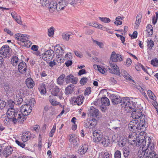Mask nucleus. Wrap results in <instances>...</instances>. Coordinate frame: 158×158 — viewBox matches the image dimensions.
<instances>
[{
  "mask_svg": "<svg viewBox=\"0 0 158 158\" xmlns=\"http://www.w3.org/2000/svg\"><path fill=\"white\" fill-rule=\"evenodd\" d=\"M119 105L122 110L125 111L127 112H130L135 110L138 107L136 103L131 100L128 97H119Z\"/></svg>",
  "mask_w": 158,
  "mask_h": 158,
  "instance_id": "f257e3e1",
  "label": "nucleus"
},
{
  "mask_svg": "<svg viewBox=\"0 0 158 158\" xmlns=\"http://www.w3.org/2000/svg\"><path fill=\"white\" fill-rule=\"evenodd\" d=\"M147 147L141 148L138 152V156L139 158L144 157L145 158H158V154L153 151L154 146L150 144H147Z\"/></svg>",
  "mask_w": 158,
  "mask_h": 158,
  "instance_id": "f03ea898",
  "label": "nucleus"
},
{
  "mask_svg": "<svg viewBox=\"0 0 158 158\" xmlns=\"http://www.w3.org/2000/svg\"><path fill=\"white\" fill-rule=\"evenodd\" d=\"M6 115L9 118L11 119V121L14 124L17 122L20 123L23 122V117L20 115V112H18L17 110H15L13 107H10L8 109Z\"/></svg>",
  "mask_w": 158,
  "mask_h": 158,
  "instance_id": "7ed1b4c3",
  "label": "nucleus"
},
{
  "mask_svg": "<svg viewBox=\"0 0 158 158\" xmlns=\"http://www.w3.org/2000/svg\"><path fill=\"white\" fill-rule=\"evenodd\" d=\"M144 124V122L141 123L140 119H133L128 124V128L130 130L132 129L135 130L139 127L141 128V127L143 126Z\"/></svg>",
  "mask_w": 158,
  "mask_h": 158,
  "instance_id": "20e7f679",
  "label": "nucleus"
},
{
  "mask_svg": "<svg viewBox=\"0 0 158 158\" xmlns=\"http://www.w3.org/2000/svg\"><path fill=\"white\" fill-rule=\"evenodd\" d=\"M131 112L132 117L133 119H140L141 123H144L145 121V116L144 114H142L141 109L136 108L135 110H133Z\"/></svg>",
  "mask_w": 158,
  "mask_h": 158,
  "instance_id": "39448f33",
  "label": "nucleus"
},
{
  "mask_svg": "<svg viewBox=\"0 0 158 158\" xmlns=\"http://www.w3.org/2000/svg\"><path fill=\"white\" fill-rule=\"evenodd\" d=\"M20 111V115L21 117L23 116V122L26 119V116L28 115L31 112L32 108L29 104H25L21 106Z\"/></svg>",
  "mask_w": 158,
  "mask_h": 158,
  "instance_id": "423d86ee",
  "label": "nucleus"
},
{
  "mask_svg": "<svg viewBox=\"0 0 158 158\" xmlns=\"http://www.w3.org/2000/svg\"><path fill=\"white\" fill-rule=\"evenodd\" d=\"M54 56V51L50 49L47 50L43 53L42 58L44 60L48 61L53 58Z\"/></svg>",
  "mask_w": 158,
  "mask_h": 158,
  "instance_id": "0eeeda50",
  "label": "nucleus"
},
{
  "mask_svg": "<svg viewBox=\"0 0 158 158\" xmlns=\"http://www.w3.org/2000/svg\"><path fill=\"white\" fill-rule=\"evenodd\" d=\"M93 141L96 143L99 142L102 137V134L99 130H96L93 131Z\"/></svg>",
  "mask_w": 158,
  "mask_h": 158,
  "instance_id": "6e6552de",
  "label": "nucleus"
},
{
  "mask_svg": "<svg viewBox=\"0 0 158 158\" xmlns=\"http://www.w3.org/2000/svg\"><path fill=\"white\" fill-rule=\"evenodd\" d=\"M52 95L55 96H58L60 99L63 98L62 95L63 94L60 88H59L57 86H55L52 89L51 91Z\"/></svg>",
  "mask_w": 158,
  "mask_h": 158,
  "instance_id": "1a4fd4ad",
  "label": "nucleus"
},
{
  "mask_svg": "<svg viewBox=\"0 0 158 158\" xmlns=\"http://www.w3.org/2000/svg\"><path fill=\"white\" fill-rule=\"evenodd\" d=\"M10 48L9 46L7 45H3L0 50V54L4 58L9 57L10 56Z\"/></svg>",
  "mask_w": 158,
  "mask_h": 158,
  "instance_id": "9d476101",
  "label": "nucleus"
},
{
  "mask_svg": "<svg viewBox=\"0 0 158 158\" xmlns=\"http://www.w3.org/2000/svg\"><path fill=\"white\" fill-rule=\"evenodd\" d=\"M127 137L124 135H120L119 137V149H121V148L127 146Z\"/></svg>",
  "mask_w": 158,
  "mask_h": 158,
  "instance_id": "9b49d317",
  "label": "nucleus"
},
{
  "mask_svg": "<svg viewBox=\"0 0 158 158\" xmlns=\"http://www.w3.org/2000/svg\"><path fill=\"white\" fill-rule=\"evenodd\" d=\"M15 37L17 40L19 41L22 43L27 42L28 38L26 35L20 33H17L15 35Z\"/></svg>",
  "mask_w": 158,
  "mask_h": 158,
  "instance_id": "f8f14e48",
  "label": "nucleus"
},
{
  "mask_svg": "<svg viewBox=\"0 0 158 158\" xmlns=\"http://www.w3.org/2000/svg\"><path fill=\"white\" fill-rule=\"evenodd\" d=\"M136 134V133H133L129 135L128 141L130 144L133 145L135 143L137 138V136Z\"/></svg>",
  "mask_w": 158,
  "mask_h": 158,
  "instance_id": "ddd939ff",
  "label": "nucleus"
},
{
  "mask_svg": "<svg viewBox=\"0 0 158 158\" xmlns=\"http://www.w3.org/2000/svg\"><path fill=\"white\" fill-rule=\"evenodd\" d=\"M77 78L74 77L71 74L69 75L65 78V81L67 83L71 82L75 84L77 83Z\"/></svg>",
  "mask_w": 158,
  "mask_h": 158,
  "instance_id": "4468645a",
  "label": "nucleus"
},
{
  "mask_svg": "<svg viewBox=\"0 0 158 158\" xmlns=\"http://www.w3.org/2000/svg\"><path fill=\"white\" fill-rule=\"evenodd\" d=\"M57 10L58 11L63 10L67 6V3L65 0H62L57 3Z\"/></svg>",
  "mask_w": 158,
  "mask_h": 158,
  "instance_id": "2eb2a0df",
  "label": "nucleus"
},
{
  "mask_svg": "<svg viewBox=\"0 0 158 158\" xmlns=\"http://www.w3.org/2000/svg\"><path fill=\"white\" fill-rule=\"evenodd\" d=\"M26 68V64L23 62H20L18 66V70L21 73H24L26 72L27 70Z\"/></svg>",
  "mask_w": 158,
  "mask_h": 158,
  "instance_id": "dca6fc26",
  "label": "nucleus"
},
{
  "mask_svg": "<svg viewBox=\"0 0 158 158\" xmlns=\"http://www.w3.org/2000/svg\"><path fill=\"white\" fill-rule=\"evenodd\" d=\"M110 67L112 69L110 68H108L109 72L112 73L118 74V66L114 64H110Z\"/></svg>",
  "mask_w": 158,
  "mask_h": 158,
  "instance_id": "f3484780",
  "label": "nucleus"
},
{
  "mask_svg": "<svg viewBox=\"0 0 158 158\" xmlns=\"http://www.w3.org/2000/svg\"><path fill=\"white\" fill-rule=\"evenodd\" d=\"M89 114L91 116L96 117L98 115V110L92 106L90 109Z\"/></svg>",
  "mask_w": 158,
  "mask_h": 158,
  "instance_id": "a211bd4d",
  "label": "nucleus"
},
{
  "mask_svg": "<svg viewBox=\"0 0 158 158\" xmlns=\"http://www.w3.org/2000/svg\"><path fill=\"white\" fill-rule=\"evenodd\" d=\"M100 141L102 144L105 147H107L110 143V140L107 136L102 137Z\"/></svg>",
  "mask_w": 158,
  "mask_h": 158,
  "instance_id": "6ab92c4d",
  "label": "nucleus"
},
{
  "mask_svg": "<svg viewBox=\"0 0 158 158\" xmlns=\"http://www.w3.org/2000/svg\"><path fill=\"white\" fill-rule=\"evenodd\" d=\"M12 151L13 149L10 146H7L4 150L3 154L6 157H7L12 154Z\"/></svg>",
  "mask_w": 158,
  "mask_h": 158,
  "instance_id": "aec40b11",
  "label": "nucleus"
},
{
  "mask_svg": "<svg viewBox=\"0 0 158 158\" xmlns=\"http://www.w3.org/2000/svg\"><path fill=\"white\" fill-rule=\"evenodd\" d=\"M26 85L29 88L31 89L35 85V83L31 78H27L26 81Z\"/></svg>",
  "mask_w": 158,
  "mask_h": 158,
  "instance_id": "412c9836",
  "label": "nucleus"
},
{
  "mask_svg": "<svg viewBox=\"0 0 158 158\" xmlns=\"http://www.w3.org/2000/svg\"><path fill=\"white\" fill-rule=\"evenodd\" d=\"M79 139L77 138H75L73 139H70L71 146L75 148L77 147L78 145Z\"/></svg>",
  "mask_w": 158,
  "mask_h": 158,
  "instance_id": "4be33fe9",
  "label": "nucleus"
},
{
  "mask_svg": "<svg viewBox=\"0 0 158 158\" xmlns=\"http://www.w3.org/2000/svg\"><path fill=\"white\" fill-rule=\"evenodd\" d=\"M74 85L73 84H70L65 89V94H71L73 92Z\"/></svg>",
  "mask_w": 158,
  "mask_h": 158,
  "instance_id": "5701e85b",
  "label": "nucleus"
},
{
  "mask_svg": "<svg viewBox=\"0 0 158 158\" xmlns=\"http://www.w3.org/2000/svg\"><path fill=\"white\" fill-rule=\"evenodd\" d=\"M57 2L55 1L51 2L49 6V10L50 11H54L56 10H57Z\"/></svg>",
  "mask_w": 158,
  "mask_h": 158,
  "instance_id": "b1692460",
  "label": "nucleus"
},
{
  "mask_svg": "<svg viewBox=\"0 0 158 158\" xmlns=\"http://www.w3.org/2000/svg\"><path fill=\"white\" fill-rule=\"evenodd\" d=\"M146 141L142 139L137 141L136 143V145L138 146H140L139 149V150L141 148L147 147V146H146Z\"/></svg>",
  "mask_w": 158,
  "mask_h": 158,
  "instance_id": "393cba45",
  "label": "nucleus"
},
{
  "mask_svg": "<svg viewBox=\"0 0 158 158\" xmlns=\"http://www.w3.org/2000/svg\"><path fill=\"white\" fill-rule=\"evenodd\" d=\"M88 148V145L87 144H84L78 149V152L81 154H84L86 152Z\"/></svg>",
  "mask_w": 158,
  "mask_h": 158,
  "instance_id": "a878e982",
  "label": "nucleus"
},
{
  "mask_svg": "<svg viewBox=\"0 0 158 158\" xmlns=\"http://www.w3.org/2000/svg\"><path fill=\"white\" fill-rule=\"evenodd\" d=\"M122 75L128 81L132 80V78L130 75L124 69L121 70Z\"/></svg>",
  "mask_w": 158,
  "mask_h": 158,
  "instance_id": "bb28decb",
  "label": "nucleus"
},
{
  "mask_svg": "<svg viewBox=\"0 0 158 158\" xmlns=\"http://www.w3.org/2000/svg\"><path fill=\"white\" fill-rule=\"evenodd\" d=\"M102 105L105 106H109L110 105V102L109 99L106 97L102 98L101 100Z\"/></svg>",
  "mask_w": 158,
  "mask_h": 158,
  "instance_id": "cd10ccee",
  "label": "nucleus"
},
{
  "mask_svg": "<svg viewBox=\"0 0 158 158\" xmlns=\"http://www.w3.org/2000/svg\"><path fill=\"white\" fill-rule=\"evenodd\" d=\"M84 98V96L79 95L76 98L75 102H76L78 105H81L82 104Z\"/></svg>",
  "mask_w": 158,
  "mask_h": 158,
  "instance_id": "c85d7f7f",
  "label": "nucleus"
},
{
  "mask_svg": "<svg viewBox=\"0 0 158 158\" xmlns=\"http://www.w3.org/2000/svg\"><path fill=\"white\" fill-rule=\"evenodd\" d=\"M65 77L64 74H62L58 77L56 80V82L58 85L60 86L63 85Z\"/></svg>",
  "mask_w": 158,
  "mask_h": 158,
  "instance_id": "c756f323",
  "label": "nucleus"
},
{
  "mask_svg": "<svg viewBox=\"0 0 158 158\" xmlns=\"http://www.w3.org/2000/svg\"><path fill=\"white\" fill-rule=\"evenodd\" d=\"M142 17V15L140 13L137 15L136 16V19L135 23L136 25L135 26V28H137L139 27L140 23L141 22V19Z\"/></svg>",
  "mask_w": 158,
  "mask_h": 158,
  "instance_id": "7c9ffc66",
  "label": "nucleus"
},
{
  "mask_svg": "<svg viewBox=\"0 0 158 158\" xmlns=\"http://www.w3.org/2000/svg\"><path fill=\"white\" fill-rule=\"evenodd\" d=\"M123 151V155L125 157H127L128 155L129 154V147L128 146H127L126 147H124L122 148H121Z\"/></svg>",
  "mask_w": 158,
  "mask_h": 158,
  "instance_id": "2f4dec72",
  "label": "nucleus"
},
{
  "mask_svg": "<svg viewBox=\"0 0 158 158\" xmlns=\"http://www.w3.org/2000/svg\"><path fill=\"white\" fill-rule=\"evenodd\" d=\"M29 132H26L23 133L21 139L23 142H26L29 139Z\"/></svg>",
  "mask_w": 158,
  "mask_h": 158,
  "instance_id": "473e14b6",
  "label": "nucleus"
},
{
  "mask_svg": "<svg viewBox=\"0 0 158 158\" xmlns=\"http://www.w3.org/2000/svg\"><path fill=\"white\" fill-rule=\"evenodd\" d=\"M90 122L89 129H93L95 127L97 124V121L95 118H90Z\"/></svg>",
  "mask_w": 158,
  "mask_h": 158,
  "instance_id": "72a5a7b5",
  "label": "nucleus"
},
{
  "mask_svg": "<svg viewBox=\"0 0 158 158\" xmlns=\"http://www.w3.org/2000/svg\"><path fill=\"white\" fill-rule=\"evenodd\" d=\"M118 56L115 53V52H113L111 55L110 60L114 62H116L118 61Z\"/></svg>",
  "mask_w": 158,
  "mask_h": 158,
  "instance_id": "f704fd0d",
  "label": "nucleus"
},
{
  "mask_svg": "<svg viewBox=\"0 0 158 158\" xmlns=\"http://www.w3.org/2000/svg\"><path fill=\"white\" fill-rule=\"evenodd\" d=\"M146 31L148 33L149 36H151L153 33V28L150 25H148L146 27Z\"/></svg>",
  "mask_w": 158,
  "mask_h": 158,
  "instance_id": "c9c22d12",
  "label": "nucleus"
},
{
  "mask_svg": "<svg viewBox=\"0 0 158 158\" xmlns=\"http://www.w3.org/2000/svg\"><path fill=\"white\" fill-rule=\"evenodd\" d=\"M71 35V33H63L62 35V37L64 40L68 41L69 40Z\"/></svg>",
  "mask_w": 158,
  "mask_h": 158,
  "instance_id": "e433bc0d",
  "label": "nucleus"
},
{
  "mask_svg": "<svg viewBox=\"0 0 158 158\" xmlns=\"http://www.w3.org/2000/svg\"><path fill=\"white\" fill-rule=\"evenodd\" d=\"M19 59L16 56H13L11 58V64L13 66L16 65L18 62Z\"/></svg>",
  "mask_w": 158,
  "mask_h": 158,
  "instance_id": "4c0bfd02",
  "label": "nucleus"
},
{
  "mask_svg": "<svg viewBox=\"0 0 158 158\" xmlns=\"http://www.w3.org/2000/svg\"><path fill=\"white\" fill-rule=\"evenodd\" d=\"M147 94L149 97L152 100H156V97L154 94L150 90H148L147 91Z\"/></svg>",
  "mask_w": 158,
  "mask_h": 158,
  "instance_id": "58836bf2",
  "label": "nucleus"
},
{
  "mask_svg": "<svg viewBox=\"0 0 158 158\" xmlns=\"http://www.w3.org/2000/svg\"><path fill=\"white\" fill-rule=\"evenodd\" d=\"M4 88L6 92L9 93L11 91V86L8 83H6L4 85Z\"/></svg>",
  "mask_w": 158,
  "mask_h": 158,
  "instance_id": "ea45409f",
  "label": "nucleus"
},
{
  "mask_svg": "<svg viewBox=\"0 0 158 158\" xmlns=\"http://www.w3.org/2000/svg\"><path fill=\"white\" fill-rule=\"evenodd\" d=\"M54 28L52 27L50 28L48 30V36L50 37H52L54 35Z\"/></svg>",
  "mask_w": 158,
  "mask_h": 158,
  "instance_id": "a19ab883",
  "label": "nucleus"
},
{
  "mask_svg": "<svg viewBox=\"0 0 158 158\" xmlns=\"http://www.w3.org/2000/svg\"><path fill=\"white\" fill-rule=\"evenodd\" d=\"M49 99L50 102L53 106L57 105L60 104V102L54 100L51 96L49 97Z\"/></svg>",
  "mask_w": 158,
  "mask_h": 158,
  "instance_id": "79ce46f5",
  "label": "nucleus"
},
{
  "mask_svg": "<svg viewBox=\"0 0 158 158\" xmlns=\"http://www.w3.org/2000/svg\"><path fill=\"white\" fill-rule=\"evenodd\" d=\"M2 119L4 123L6 125L10 123V121H11V119L9 118L8 117H7V115L6 117V116L5 117H4L2 118Z\"/></svg>",
  "mask_w": 158,
  "mask_h": 158,
  "instance_id": "37998d69",
  "label": "nucleus"
},
{
  "mask_svg": "<svg viewBox=\"0 0 158 158\" xmlns=\"http://www.w3.org/2000/svg\"><path fill=\"white\" fill-rule=\"evenodd\" d=\"M118 98L115 95H113L112 96V102L114 104L117 105L118 103Z\"/></svg>",
  "mask_w": 158,
  "mask_h": 158,
  "instance_id": "c03bdc74",
  "label": "nucleus"
},
{
  "mask_svg": "<svg viewBox=\"0 0 158 158\" xmlns=\"http://www.w3.org/2000/svg\"><path fill=\"white\" fill-rule=\"evenodd\" d=\"M39 89L41 94H44L46 92V89L45 85L44 84H42L41 85L40 87L39 88Z\"/></svg>",
  "mask_w": 158,
  "mask_h": 158,
  "instance_id": "a18cd8bd",
  "label": "nucleus"
},
{
  "mask_svg": "<svg viewBox=\"0 0 158 158\" xmlns=\"http://www.w3.org/2000/svg\"><path fill=\"white\" fill-rule=\"evenodd\" d=\"M99 19L102 21L104 23H109L110 21V20L107 17H99Z\"/></svg>",
  "mask_w": 158,
  "mask_h": 158,
  "instance_id": "49530a36",
  "label": "nucleus"
},
{
  "mask_svg": "<svg viewBox=\"0 0 158 158\" xmlns=\"http://www.w3.org/2000/svg\"><path fill=\"white\" fill-rule=\"evenodd\" d=\"M147 43L148 48L150 49H151L154 45L153 41L151 40H148Z\"/></svg>",
  "mask_w": 158,
  "mask_h": 158,
  "instance_id": "de8ad7c7",
  "label": "nucleus"
},
{
  "mask_svg": "<svg viewBox=\"0 0 158 158\" xmlns=\"http://www.w3.org/2000/svg\"><path fill=\"white\" fill-rule=\"evenodd\" d=\"M60 49H61V47L59 45H56L54 48V51L56 52L57 55H59Z\"/></svg>",
  "mask_w": 158,
  "mask_h": 158,
  "instance_id": "09e8293b",
  "label": "nucleus"
},
{
  "mask_svg": "<svg viewBox=\"0 0 158 158\" xmlns=\"http://www.w3.org/2000/svg\"><path fill=\"white\" fill-rule=\"evenodd\" d=\"M151 64L154 66H157L158 65V60L155 58L151 61Z\"/></svg>",
  "mask_w": 158,
  "mask_h": 158,
  "instance_id": "8fccbe9b",
  "label": "nucleus"
},
{
  "mask_svg": "<svg viewBox=\"0 0 158 158\" xmlns=\"http://www.w3.org/2000/svg\"><path fill=\"white\" fill-rule=\"evenodd\" d=\"M90 118L87 119L84 122V127L86 128L89 129L90 125Z\"/></svg>",
  "mask_w": 158,
  "mask_h": 158,
  "instance_id": "3c124183",
  "label": "nucleus"
},
{
  "mask_svg": "<svg viewBox=\"0 0 158 158\" xmlns=\"http://www.w3.org/2000/svg\"><path fill=\"white\" fill-rule=\"evenodd\" d=\"M112 139L113 142L115 143H117L118 142V134H114L112 137Z\"/></svg>",
  "mask_w": 158,
  "mask_h": 158,
  "instance_id": "603ef678",
  "label": "nucleus"
},
{
  "mask_svg": "<svg viewBox=\"0 0 158 158\" xmlns=\"http://www.w3.org/2000/svg\"><path fill=\"white\" fill-rule=\"evenodd\" d=\"M16 93L17 94V95H18L19 97H23L24 96L23 92L21 89H19L17 90Z\"/></svg>",
  "mask_w": 158,
  "mask_h": 158,
  "instance_id": "864d4df0",
  "label": "nucleus"
},
{
  "mask_svg": "<svg viewBox=\"0 0 158 158\" xmlns=\"http://www.w3.org/2000/svg\"><path fill=\"white\" fill-rule=\"evenodd\" d=\"M93 42L99 46L100 48H103L104 45L102 43L94 40H93Z\"/></svg>",
  "mask_w": 158,
  "mask_h": 158,
  "instance_id": "5fc2aeb1",
  "label": "nucleus"
},
{
  "mask_svg": "<svg viewBox=\"0 0 158 158\" xmlns=\"http://www.w3.org/2000/svg\"><path fill=\"white\" fill-rule=\"evenodd\" d=\"M81 0H73L70 3L71 5L75 6L76 4L81 2Z\"/></svg>",
  "mask_w": 158,
  "mask_h": 158,
  "instance_id": "6e6d98bb",
  "label": "nucleus"
},
{
  "mask_svg": "<svg viewBox=\"0 0 158 158\" xmlns=\"http://www.w3.org/2000/svg\"><path fill=\"white\" fill-rule=\"evenodd\" d=\"M72 58V54L70 52L68 53L65 55V60H71Z\"/></svg>",
  "mask_w": 158,
  "mask_h": 158,
  "instance_id": "4d7b16f0",
  "label": "nucleus"
},
{
  "mask_svg": "<svg viewBox=\"0 0 158 158\" xmlns=\"http://www.w3.org/2000/svg\"><path fill=\"white\" fill-rule=\"evenodd\" d=\"M93 27L96 28H99L101 30H103L104 28V27H103L102 25L97 23H96V25L93 26Z\"/></svg>",
  "mask_w": 158,
  "mask_h": 158,
  "instance_id": "13d9d810",
  "label": "nucleus"
},
{
  "mask_svg": "<svg viewBox=\"0 0 158 158\" xmlns=\"http://www.w3.org/2000/svg\"><path fill=\"white\" fill-rule=\"evenodd\" d=\"M99 68L98 70L100 73L103 74H106V70L105 68L101 66L99 67Z\"/></svg>",
  "mask_w": 158,
  "mask_h": 158,
  "instance_id": "bf43d9fd",
  "label": "nucleus"
},
{
  "mask_svg": "<svg viewBox=\"0 0 158 158\" xmlns=\"http://www.w3.org/2000/svg\"><path fill=\"white\" fill-rule=\"evenodd\" d=\"M88 81V79L86 77H83L81 78L80 82L82 85H84L85 83H86Z\"/></svg>",
  "mask_w": 158,
  "mask_h": 158,
  "instance_id": "052dcab7",
  "label": "nucleus"
},
{
  "mask_svg": "<svg viewBox=\"0 0 158 158\" xmlns=\"http://www.w3.org/2000/svg\"><path fill=\"white\" fill-rule=\"evenodd\" d=\"M6 105L5 102L2 100H0V110L3 109Z\"/></svg>",
  "mask_w": 158,
  "mask_h": 158,
  "instance_id": "680f3d73",
  "label": "nucleus"
},
{
  "mask_svg": "<svg viewBox=\"0 0 158 158\" xmlns=\"http://www.w3.org/2000/svg\"><path fill=\"white\" fill-rule=\"evenodd\" d=\"M16 100L18 102L17 104H20L23 101V97H19L18 95H16Z\"/></svg>",
  "mask_w": 158,
  "mask_h": 158,
  "instance_id": "e2e57ef3",
  "label": "nucleus"
},
{
  "mask_svg": "<svg viewBox=\"0 0 158 158\" xmlns=\"http://www.w3.org/2000/svg\"><path fill=\"white\" fill-rule=\"evenodd\" d=\"M40 4L44 6H46V5L48 2L47 0H40Z\"/></svg>",
  "mask_w": 158,
  "mask_h": 158,
  "instance_id": "0e129e2a",
  "label": "nucleus"
},
{
  "mask_svg": "<svg viewBox=\"0 0 158 158\" xmlns=\"http://www.w3.org/2000/svg\"><path fill=\"white\" fill-rule=\"evenodd\" d=\"M33 128L32 130L35 131L36 132H38L40 128V126L38 125H35Z\"/></svg>",
  "mask_w": 158,
  "mask_h": 158,
  "instance_id": "69168bd1",
  "label": "nucleus"
},
{
  "mask_svg": "<svg viewBox=\"0 0 158 158\" xmlns=\"http://www.w3.org/2000/svg\"><path fill=\"white\" fill-rule=\"evenodd\" d=\"M29 105L31 106V107L32 106H34L35 103V102L34 98H32L29 101Z\"/></svg>",
  "mask_w": 158,
  "mask_h": 158,
  "instance_id": "338daca9",
  "label": "nucleus"
},
{
  "mask_svg": "<svg viewBox=\"0 0 158 158\" xmlns=\"http://www.w3.org/2000/svg\"><path fill=\"white\" fill-rule=\"evenodd\" d=\"M91 91V89L90 88H88L85 90V95H88L90 94Z\"/></svg>",
  "mask_w": 158,
  "mask_h": 158,
  "instance_id": "774afa93",
  "label": "nucleus"
}]
</instances>
